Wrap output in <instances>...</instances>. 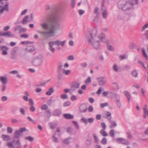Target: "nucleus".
Segmentation results:
<instances>
[{"mask_svg":"<svg viewBox=\"0 0 148 148\" xmlns=\"http://www.w3.org/2000/svg\"><path fill=\"white\" fill-rule=\"evenodd\" d=\"M56 134L54 135L53 136V140L55 143H57L58 142V138L55 136Z\"/></svg>","mask_w":148,"mask_h":148,"instance_id":"5fc2aeb1","label":"nucleus"},{"mask_svg":"<svg viewBox=\"0 0 148 148\" xmlns=\"http://www.w3.org/2000/svg\"><path fill=\"white\" fill-rule=\"evenodd\" d=\"M0 80L3 84H6L8 82L7 78L6 77H0Z\"/></svg>","mask_w":148,"mask_h":148,"instance_id":"412c9836","label":"nucleus"},{"mask_svg":"<svg viewBox=\"0 0 148 148\" xmlns=\"http://www.w3.org/2000/svg\"><path fill=\"white\" fill-rule=\"evenodd\" d=\"M71 139V138L70 137L66 138L63 141V143L66 145L69 144L70 143V140Z\"/></svg>","mask_w":148,"mask_h":148,"instance_id":"bb28decb","label":"nucleus"},{"mask_svg":"<svg viewBox=\"0 0 148 148\" xmlns=\"http://www.w3.org/2000/svg\"><path fill=\"white\" fill-rule=\"evenodd\" d=\"M76 2V0H71V5L72 7L73 8L75 7V5Z\"/></svg>","mask_w":148,"mask_h":148,"instance_id":"49530a36","label":"nucleus"},{"mask_svg":"<svg viewBox=\"0 0 148 148\" xmlns=\"http://www.w3.org/2000/svg\"><path fill=\"white\" fill-rule=\"evenodd\" d=\"M104 130H101L100 132V133L102 134V136H106L108 135V134Z\"/></svg>","mask_w":148,"mask_h":148,"instance_id":"72a5a7b5","label":"nucleus"},{"mask_svg":"<svg viewBox=\"0 0 148 148\" xmlns=\"http://www.w3.org/2000/svg\"><path fill=\"white\" fill-rule=\"evenodd\" d=\"M117 141L120 142L121 143L127 145H128V141L125 139L122 138H118L116 139Z\"/></svg>","mask_w":148,"mask_h":148,"instance_id":"9b49d317","label":"nucleus"},{"mask_svg":"<svg viewBox=\"0 0 148 148\" xmlns=\"http://www.w3.org/2000/svg\"><path fill=\"white\" fill-rule=\"evenodd\" d=\"M72 123L75 125L76 128L77 130H79V126L77 122L76 121H72Z\"/></svg>","mask_w":148,"mask_h":148,"instance_id":"ea45409f","label":"nucleus"},{"mask_svg":"<svg viewBox=\"0 0 148 148\" xmlns=\"http://www.w3.org/2000/svg\"><path fill=\"white\" fill-rule=\"evenodd\" d=\"M27 30V29L25 28H21L20 31H19V33H21L23 32H25Z\"/></svg>","mask_w":148,"mask_h":148,"instance_id":"338daca9","label":"nucleus"},{"mask_svg":"<svg viewBox=\"0 0 148 148\" xmlns=\"http://www.w3.org/2000/svg\"><path fill=\"white\" fill-rule=\"evenodd\" d=\"M49 125L50 128L53 130L55 129L57 125V124L55 123H49Z\"/></svg>","mask_w":148,"mask_h":148,"instance_id":"7c9ffc66","label":"nucleus"},{"mask_svg":"<svg viewBox=\"0 0 148 148\" xmlns=\"http://www.w3.org/2000/svg\"><path fill=\"white\" fill-rule=\"evenodd\" d=\"M113 69L116 72H121L122 69L121 67H118L117 65L116 64H114L112 67Z\"/></svg>","mask_w":148,"mask_h":148,"instance_id":"f8f14e48","label":"nucleus"},{"mask_svg":"<svg viewBox=\"0 0 148 148\" xmlns=\"http://www.w3.org/2000/svg\"><path fill=\"white\" fill-rule=\"evenodd\" d=\"M63 67V65L62 64H60L58 68L57 71L58 72H61V69Z\"/></svg>","mask_w":148,"mask_h":148,"instance_id":"09e8293b","label":"nucleus"},{"mask_svg":"<svg viewBox=\"0 0 148 148\" xmlns=\"http://www.w3.org/2000/svg\"><path fill=\"white\" fill-rule=\"evenodd\" d=\"M109 134L112 137H114V131L113 130H111L109 133Z\"/></svg>","mask_w":148,"mask_h":148,"instance_id":"37998d69","label":"nucleus"},{"mask_svg":"<svg viewBox=\"0 0 148 148\" xmlns=\"http://www.w3.org/2000/svg\"><path fill=\"white\" fill-rule=\"evenodd\" d=\"M98 83L99 85L103 86L106 83V80L104 77H101L97 78Z\"/></svg>","mask_w":148,"mask_h":148,"instance_id":"1a4fd4ad","label":"nucleus"},{"mask_svg":"<svg viewBox=\"0 0 148 148\" xmlns=\"http://www.w3.org/2000/svg\"><path fill=\"white\" fill-rule=\"evenodd\" d=\"M45 116L48 118H49L51 116V113L50 110L45 111Z\"/></svg>","mask_w":148,"mask_h":148,"instance_id":"cd10ccee","label":"nucleus"},{"mask_svg":"<svg viewBox=\"0 0 148 148\" xmlns=\"http://www.w3.org/2000/svg\"><path fill=\"white\" fill-rule=\"evenodd\" d=\"M9 3L6 2V4L4 6H0V13H2L4 11H9Z\"/></svg>","mask_w":148,"mask_h":148,"instance_id":"6e6552de","label":"nucleus"},{"mask_svg":"<svg viewBox=\"0 0 148 148\" xmlns=\"http://www.w3.org/2000/svg\"><path fill=\"white\" fill-rule=\"evenodd\" d=\"M1 49L3 51L2 54L4 55H7L8 54L7 51L8 48L5 46H1L0 47Z\"/></svg>","mask_w":148,"mask_h":148,"instance_id":"4468645a","label":"nucleus"},{"mask_svg":"<svg viewBox=\"0 0 148 148\" xmlns=\"http://www.w3.org/2000/svg\"><path fill=\"white\" fill-rule=\"evenodd\" d=\"M143 110L144 114H146L148 116V110L147 108V106L146 105H144L143 108Z\"/></svg>","mask_w":148,"mask_h":148,"instance_id":"c756f323","label":"nucleus"},{"mask_svg":"<svg viewBox=\"0 0 148 148\" xmlns=\"http://www.w3.org/2000/svg\"><path fill=\"white\" fill-rule=\"evenodd\" d=\"M26 128L25 127H20L19 130H16L14 134V138H19L21 136H22V134L23 132L26 131Z\"/></svg>","mask_w":148,"mask_h":148,"instance_id":"39448f33","label":"nucleus"},{"mask_svg":"<svg viewBox=\"0 0 148 148\" xmlns=\"http://www.w3.org/2000/svg\"><path fill=\"white\" fill-rule=\"evenodd\" d=\"M29 104L31 106H34V105L33 99L32 98H30L29 99Z\"/></svg>","mask_w":148,"mask_h":148,"instance_id":"6e6d98bb","label":"nucleus"},{"mask_svg":"<svg viewBox=\"0 0 148 148\" xmlns=\"http://www.w3.org/2000/svg\"><path fill=\"white\" fill-rule=\"evenodd\" d=\"M7 130L8 133L11 134L12 132L13 129L11 127H9L7 128Z\"/></svg>","mask_w":148,"mask_h":148,"instance_id":"de8ad7c7","label":"nucleus"},{"mask_svg":"<svg viewBox=\"0 0 148 148\" xmlns=\"http://www.w3.org/2000/svg\"><path fill=\"white\" fill-rule=\"evenodd\" d=\"M29 16L28 15L26 16L23 19L22 23L24 25L26 24V21L29 18Z\"/></svg>","mask_w":148,"mask_h":148,"instance_id":"2f4dec72","label":"nucleus"},{"mask_svg":"<svg viewBox=\"0 0 148 148\" xmlns=\"http://www.w3.org/2000/svg\"><path fill=\"white\" fill-rule=\"evenodd\" d=\"M124 94L125 96L127 97L128 102H129L130 100V96L129 92L127 91H125L124 92Z\"/></svg>","mask_w":148,"mask_h":148,"instance_id":"e433bc0d","label":"nucleus"},{"mask_svg":"<svg viewBox=\"0 0 148 148\" xmlns=\"http://www.w3.org/2000/svg\"><path fill=\"white\" fill-rule=\"evenodd\" d=\"M72 129L71 127H69L67 129V132L69 134H71L72 133Z\"/></svg>","mask_w":148,"mask_h":148,"instance_id":"e2e57ef3","label":"nucleus"},{"mask_svg":"<svg viewBox=\"0 0 148 148\" xmlns=\"http://www.w3.org/2000/svg\"><path fill=\"white\" fill-rule=\"evenodd\" d=\"M99 14L98 13L96 15V16H95L94 19V21L95 23H97L98 21L99 17Z\"/></svg>","mask_w":148,"mask_h":148,"instance_id":"864d4df0","label":"nucleus"},{"mask_svg":"<svg viewBox=\"0 0 148 148\" xmlns=\"http://www.w3.org/2000/svg\"><path fill=\"white\" fill-rule=\"evenodd\" d=\"M117 5L119 9L124 11L129 10L132 8L131 4L128 1L124 2L120 1L117 3Z\"/></svg>","mask_w":148,"mask_h":148,"instance_id":"7ed1b4c3","label":"nucleus"},{"mask_svg":"<svg viewBox=\"0 0 148 148\" xmlns=\"http://www.w3.org/2000/svg\"><path fill=\"white\" fill-rule=\"evenodd\" d=\"M43 60L44 58L42 56L35 57L32 60V63L34 66H40L42 64Z\"/></svg>","mask_w":148,"mask_h":148,"instance_id":"20e7f679","label":"nucleus"},{"mask_svg":"<svg viewBox=\"0 0 148 148\" xmlns=\"http://www.w3.org/2000/svg\"><path fill=\"white\" fill-rule=\"evenodd\" d=\"M107 45V47L108 50L110 51H113L114 49L113 47L111 45H109V42H108V44H106Z\"/></svg>","mask_w":148,"mask_h":148,"instance_id":"58836bf2","label":"nucleus"},{"mask_svg":"<svg viewBox=\"0 0 148 148\" xmlns=\"http://www.w3.org/2000/svg\"><path fill=\"white\" fill-rule=\"evenodd\" d=\"M63 116L65 118L68 119H72L74 118L73 115L69 114H64Z\"/></svg>","mask_w":148,"mask_h":148,"instance_id":"6ab92c4d","label":"nucleus"},{"mask_svg":"<svg viewBox=\"0 0 148 148\" xmlns=\"http://www.w3.org/2000/svg\"><path fill=\"white\" fill-rule=\"evenodd\" d=\"M61 99H67L68 98V96L66 94H63L61 96Z\"/></svg>","mask_w":148,"mask_h":148,"instance_id":"79ce46f5","label":"nucleus"},{"mask_svg":"<svg viewBox=\"0 0 148 148\" xmlns=\"http://www.w3.org/2000/svg\"><path fill=\"white\" fill-rule=\"evenodd\" d=\"M111 114L110 112H107L106 113H104V114L103 115V117L105 118H107L110 121V119H111V117H109L111 116Z\"/></svg>","mask_w":148,"mask_h":148,"instance_id":"a211bd4d","label":"nucleus"},{"mask_svg":"<svg viewBox=\"0 0 148 148\" xmlns=\"http://www.w3.org/2000/svg\"><path fill=\"white\" fill-rule=\"evenodd\" d=\"M65 42V40L62 41H61L59 40H57L55 41V45L58 46L61 45L62 47H63L64 46Z\"/></svg>","mask_w":148,"mask_h":148,"instance_id":"f3484780","label":"nucleus"},{"mask_svg":"<svg viewBox=\"0 0 148 148\" xmlns=\"http://www.w3.org/2000/svg\"><path fill=\"white\" fill-rule=\"evenodd\" d=\"M11 122L12 124H14L15 123H18V121L16 119H12L11 121Z\"/></svg>","mask_w":148,"mask_h":148,"instance_id":"69168bd1","label":"nucleus"},{"mask_svg":"<svg viewBox=\"0 0 148 148\" xmlns=\"http://www.w3.org/2000/svg\"><path fill=\"white\" fill-rule=\"evenodd\" d=\"M91 140L90 139H89L86 140L85 142L86 144L87 145H90L91 144Z\"/></svg>","mask_w":148,"mask_h":148,"instance_id":"774afa93","label":"nucleus"},{"mask_svg":"<svg viewBox=\"0 0 148 148\" xmlns=\"http://www.w3.org/2000/svg\"><path fill=\"white\" fill-rule=\"evenodd\" d=\"M54 89L53 87H51L46 92L47 95L49 96L51 95L52 93L54 92Z\"/></svg>","mask_w":148,"mask_h":148,"instance_id":"5701e85b","label":"nucleus"},{"mask_svg":"<svg viewBox=\"0 0 148 148\" xmlns=\"http://www.w3.org/2000/svg\"><path fill=\"white\" fill-rule=\"evenodd\" d=\"M87 110L86 106L84 104L81 105L79 107V111L82 113L86 112Z\"/></svg>","mask_w":148,"mask_h":148,"instance_id":"ddd939ff","label":"nucleus"},{"mask_svg":"<svg viewBox=\"0 0 148 148\" xmlns=\"http://www.w3.org/2000/svg\"><path fill=\"white\" fill-rule=\"evenodd\" d=\"M0 36H4L12 38L14 37V35L10 31L7 32H0Z\"/></svg>","mask_w":148,"mask_h":148,"instance_id":"0eeeda50","label":"nucleus"},{"mask_svg":"<svg viewBox=\"0 0 148 148\" xmlns=\"http://www.w3.org/2000/svg\"><path fill=\"white\" fill-rule=\"evenodd\" d=\"M108 105V103L107 102H106L104 103H101L100 104V106L102 108H103L105 106H107Z\"/></svg>","mask_w":148,"mask_h":148,"instance_id":"13d9d810","label":"nucleus"},{"mask_svg":"<svg viewBox=\"0 0 148 148\" xmlns=\"http://www.w3.org/2000/svg\"><path fill=\"white\" fill-rule=\"evenodd\" d=\"M58 75L57 76L58 79L60 80L63 77L62 75L61 74V72H58Z\"/></svg>","mask_w":148,"mask_h":148,"instance_id":"603ef678","label":"nucleus"},{"mask_svg":"<svg viewBox=\"0 0 148 148\" xmlns=\"http://www.w3.org/2000/svg\"><path fill=\"white\" fill-rule=\"evenodd\" d=\"M26 50L27 52H30L34 51H35V49L33 46L31 45L30 44H28L26 48Z\"/></svg>","mask_w":148,"mask_h":148,"instance_id":"2eb2a0df","label":"nucleus"},{"mask_svg":"<svg viewBox=\"0 0 148 148\" xmlns=\"http://www.w3.org/2000/svg\"><path fill=\"white\" fill-rule=\"evenodd\" d=\"M102 16L103 18H105L107 17V10H104L102 13Z\"/></svg>","mask_w":148,"mask_h":148,"instance_id":"c03bdc74","label":"nucleus"},{"mask_svg":"<svg viewBox=\"0 0 148 148\" xmlns=\"http://www.w3.org/2000/svg\"><path fill=\"white\" fill-rule=\"evenodd\" d=\"M132 74L134 77H137L138 73L136 70H134L132 72Z\"/></svg>","mask_w":148,"mask_h":148,"instance_id":"a18cd8bd","label":"nucleus"},{"mask_svg":"<svg viewBox=\"0 0 148 148\" xmlns=\"http://www.w3.org/2000/svg\"><path fill=\"white\" fill-rule=\"evenodd\" d=\"M1 137L4 140L9 141L10 140V136L8 135H2Z\"/></svg>","mask_w":148,"mask_h":148,"instance_id":"393cba45","label":"nucleus"},{"mask_svg":"<svg viewBox=\"0 0 148 148\" xmlns=\"http://www.w3.org/2000/svg\"><path fill=\"white\" fill-rule=\"evenodd\" d=\"M111 125L110 126V129H112L113 127H116L117 126V124L116 122L115 121H111Z\"/></svg>","mask_w":148,"mask_h":148,"instance_id":"c9c22d12","label":"nucleus"},{"mask_svg":"<svg viewBox=\"0 0 148 148\" xmlns=\"http://www.w3.org/2000/svg\"><path fill=\"white\" fill-rule=\"evenodd\" d=\"M7 145L9 147H13V144L12 142H8L7 143Z\"/></svg>","mask_w":148,"mask_h":148,"instance_id":"0e129e2a","label":"nucleus"},{"mask_svg":"<svg viewBox=\"0 0 148 148\" xmlns=\"http://www.w3.org/2000/svg\"><path fill=\"white\" fill-rule=\"evenodd\" d=\"M71 71L69 70H68L66 71L64 70L63 71V73H64L66 75H69L71 73Z\"/></svg>","mask_w":148,"mask_h":148,"instance_id":"680f3d73","label":"nucleus"},{"mask_svg":"<svg viewBox=\"0 0 148 148\" xmlns=\"http://www.w3.org/2000/svg\"><path fill=\"white\" fill-rule=\"evenodd\" d=\"M116 104L118 107L120 108L121 106V104L120 101V99H115V100Z\"/></svg>","mask_w":148,"mask_h":148,"instance_id":"a878e982","label":"nucleus"},{"mask_svg":"<svg viewBox=\"0 0 148 148\" xmlns=\"http://www.w3.org/2000/svg\"><path fill=\"white\" fill-rule=\"evenodd\" d=\"M46 10H50L48 14H46L43 19L44 22L40 25L47 31H37L38 33L45 38H48L53 36L55 35L56 30L59 29L60 26V14L63 10V6L61 5H58L54 8H50L48 5L46 6Z\"/></svg>","mask_w":148,"mask_h":148,"instance_id":"f257e3e1","label":"nucleus"},{"mask_svg":"<svg viewBox=\"0 0 148 148\" xmlns=\"http://www.w3.org/2000/svg\"><path fill=\"white\" fill-rule=\"evenodd\" d=\"M19 111L23 115H25V111L23 108H20L19 109Z\"/></svg>","mask_w":148,"mask_h":148,"instance_id":"bf43d9fd","label":"nucleus"},{"mask_svg":"<svg viewBox=\"0 0 148 148\" xmlns=\"http://www.w3.org/2000/svg\"><path fill=\"white\" fill-rule=\"evenodd\" d=\"M112 87L114 89L117 90L119 89V88L118 84L116 83L112 84Z\"/></svg>","mask_w":148,"mask_h":148,"instance_id":"4c0bfd02","label":"nucleus"},{"mask_svg":"<svg viewBox=\"0 0 148 148\" xmlns=\"http://www.w3.org/2000/svg\"><path fill=\"white\" fill-rule=\"evenodd\" d=\"M33 43V42H30L29 41H22L21 42V43L22 44H29L30 43Z\"/></svg>","mask_w":148,"mask_h":148,"instance_id":"052dcab7","label":"nucleus"},{"mask_svg":"<svg viewBox=\"0 0 148 148\" xmlns=\"http://www.w3.org/2000/svg\"><path fill=\"white\" fill-rule=\"evenodd\" d=\"M25 139L27 140L30 142H32L34 140V138L33 137L31 136H28L25 137Z\"/></svg>","mask_w":148,"mask_h":148,"instance_id":"f704fd0d","label":"nucleus"},{"mask_svg":"<svg viewBox=\"0 0 148 148\" xmlns=\"http://www.w3.org/2000/svg\"><path fill=\"white\" fill-rule=\"evenodd\" d=\"M48 106L46 104H43L41 106V109L43 110H46L47 109Z\"/></svg>","mask_w":148,"mask_h":148,"instance_id":"a19ab883","label":"nucleus"},{"mask_svg":"<svg viewBox=\"0 0 148 148\" xmlns=\"http://www.w3.org/2000/svg\"><path fill=\"white\" fill-rule=\"evenodd\" d=\"M15 140H14L13 142L14 143L15 146L17 148H20L21 147V144L19 139H18L16 142H15Z\"/></svg>","mask_w":148,"mask_h":148,"instance_id":"aec40b11","label":"nucleus"},{"mask_svg":"<svg viewBox=\"0 0 148 148\" xmlns=\"http://www.w3.org/2000/svg\"><path fill=\"white\" fill-rule=\"evenodd\" d=\"M62 114L61 110L59 109H56L53 111L52 113V115L56 116H59Z\"/></svg>","mask_w":148,"mask_h":148,"instance_id":"dca6fc26","label":"nucleus"},{"mask_svg":"<svg viewBox=\"0 0 148 148\" xmlns=\"http://www.w3.org/2000/svg\"><path fill=\"white\" fill-rule=\"evenodd\" d=\"M142 52L144 57L146 59L148 60V56L147 54L145 52V49L144 48L142 49Z\"/></svg>","mask_w":148,"mask_h":148,"instance_id":"c85d7f7f","label":"nucleus"},{"mask_svg":"<svg viewBox=\"0 0 148 148\" xmlns=\"http://www.w3.org/2000/svg\"><path fill=\"white\" fill-rule=\"evenodd\" d=\"M16 51L13 50L11 52L10 55V58L13 59H17L16 55L15 54Z\"/></svg>","mask_w":148,"mask_h":148,"instance_id":"b1692460","label":"nucleus"},{"mask_svg":"<svg viewBox=\"0 0 148 148\" xmlns=\"http://www.w3.org/2000/svg\"><path fill=\"white\" fill-rule=\"evenodd\" d=\"M99 38L101 42H106V44H108V41L104 34L102 33L101 34L99 35Z\"/></svg>","mask_w":148,"mask_h":148,"instance_id":"9d476101","label":"nucleus"},{"mask_svg":"<svg viewBox=\"0 0 148 148\" xmlns=\"http://www.w3.org/2000/svg\"><path fill=\"white\" fill-rule=\"evenodd\" d=\"M101 142L102 144L103 145L106 144L107 142V140L106 138L105 137L103 138L102 139Z\"/></svg>","mask_w":148,"mask_h":148,"instance_id":"8fccbe9b","label":"nucleus"},{"mask_svg":"<svg viewBox=\"0 0 148 148\" xmlns=\"http://www.w3.org/2000/svg\"><path fill=\"white\" fill-rule=\"evenodd\" d=\"M71 104L70 102L69 101H67L65 103L63 104V106L64 107H66L70 105Z\"/></svg>","mask_w":148,"mask_h":148,"instance_id":"3c124183","label":"nucleus"},{"mask_svg":"<svg viewBox=\"0 0 148 148\" xmlns=\"http://www.w3.org/2000/svg\"><path fill=\"white\" fill-rule=\"evenodd\" d=\"M128 2L131 4L132 7L133 5L138 4V0H129Z\"/></svg>","mask_w":148,"mask_h":148,"instance_id":"4be33fe9","label":"nucleus"},{"mask_svg":"<svg viewBox=\"0 0 148 148\" xmlns=\"http://www.w3.org/2000/svg\"><path fill=\"white\" fill-rule=\"evenodd\" d=\"M79 85L80 83L79 82H73L72 84L70 90L71 92L74 91L76 89L78 88L79 87Z\"/></svg>","mask_w":148,"mask_h":148,"instance_id":"423d86ee","label":"nucleus"},{"mask_svg":"<svg viewBox=\"0 0 148 148\" xmlns=\"http://www.w3.org/2000/svg\"><path fill=\"white\" fill-rule=\"evenodd\" d=\"M119 57L120 58V60H122L126 59L127 58V54H124L120 55Z\"/></svg>","mask_w":148,"mask_h":148,"instance_id":"473e14b6","label":"nucleus"},{"mask_svg":"<svg viewBox=\"0 0 148 148\" xmlns=\"http://www.w3.org/2000/svg\"><path fill=\"white\" fill-rule=\"evenodd\" d=\"M91 82V79L90 77H88L87 79L86 80L85 82V83L86 84H88L90 82Z\"/></svg>","mask_w":148,"mask_h":148,"instance_id":"4d7b16f0","label":"nucleus"},{"mask_svg":"<svg viewBox=\"0 0 148 148\" xmlns=\"http://www.w3.org/2000/svg\"><path fill=\"white\" fill-rule=\"evenodd\" d=\"M92 31H88L86 34V37L88 43L92 45L95 49L99 50L101 49L100 41L97 40L98 37L92 34Z\"/></svg>","mask_w":148,"mask_h":148,"instance_id":"f03ea898","label":"nucleus"}]
</instances>
